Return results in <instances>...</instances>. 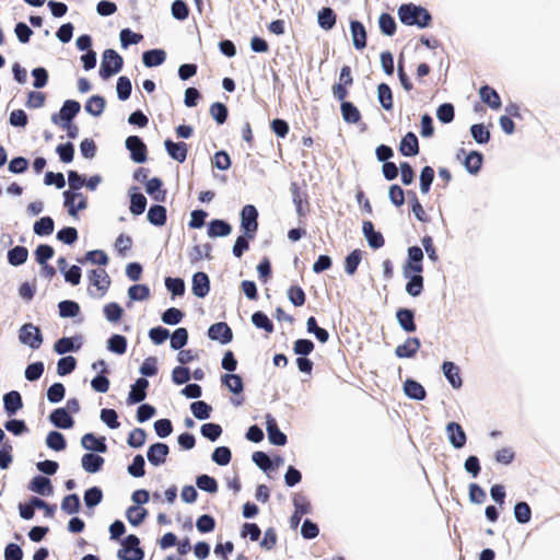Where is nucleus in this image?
Here are the masks:
<instances>
[{
	"instance_id": "obj_8",
	"label": "nucleus",
	"mask_w": 560,
	"mask_h": 560,
	"mask_svg": "<svg viewBox=\"0 0 560 560\" xmlns=\"http://www.w3.org/2000/svg\"><path fill=\"white\" fill-rule=\"evenodd\" d=\"M208 337L211 340L226 345L232 341L233 332L228 324L220 322L211 325L208 329Z\"/></svg>"
},
{
	"instance_id": "obj_48",
	"label": "nucleus",
	"mask_w": 560,
	"mask_h": 560,
	"mask_svg": "<svg viewBox=\"0 0 560 560\" xmlns=\"http://www.w3.org/2000/svg\"><path fill=\"white\" fill-rule=\"evenodd\" d=\"M532 511L527 503L520 502L514 506V516L521 524H526L530 521Z\"/></svg>"
},
{
	"instance_id": "obj_11",
	"label": "nucleus",
	"mask_w": 560,
	"mask_h": 560,
	"mask_svg": "<svg viewBox=\"0 0 560 560\" xmlns=\"http://www.w3.org/2000/svg\"><path fill=\"white\" fill-rule=\"evenodd\" d=\"M446 434L448 442L455 448H462L466 444V433L463 428L456 422H450L446 425Z\"/></svg>"
},
{
	"instance_id": "obj_7",
	"label": "nucleus",
	"mask_w": 560,
	"mask_h": 560,
	"mask_svg": "<svg viewBox=\"0 0 560 560\" xmlns=\"http://www.w3.org/2000/svg\"><path fill=\"white\" fill-rule=\"evenodd\" d=\"M65 206L71 217L77 218L78 212L88 208V199L79 191L66 190L63 192Z\"/></svg>"
},
{
	"instance_id": "obj_10",
	"label": "nucleus",
	"mask_w": 560,
	"mask_h": 560,
	"mask_svg": "<svg viewBox=\"0 0 560 560\" xmlns=\"http://www.w3.org/2000/svg\"><path fill=\"white\" fill-rule=\"evenodd\" d=\"M126 147L131 153V159L136 163H143L147 160V148L140 138L130 136L126 140Z\"/></svg>"
},
{
	"instance_id": "obj_22",
	"label": "nucleus",
	"mask_w": 560,
	"mask_h": 560,
	"mask_svg": "<svg viewBox=\"0 0 560 560\" xmlns=\"http://www.w3.org/2000/svg\"><path fill=\"white\" fill-rule=\"evenodd\" d=\"M30 490L45 497H49L54 493L50 480L42 476L32 479Z\"/></svg>"
},
{
	"instance_id": "obj_56",
	"label": "nucleus",
	"mask_w": 560,
	"mask_h": 560,
	"mask_svg": "<svg viewBox=\"0 0 560 560\" xmlns=\"http://www.w3.org/2000/svg\"><path fill=\"white\" fill-rule=\"evenodd\" d=\"M361 261V252L359 249H354L351 252L345 261V270L348 275H353Z\"/></svg>"
},
{
	"instance_id": "obj_43",
	"label": "nucleus",
	"mask_w": 560,
	"mask_h": 560,
	"mask_svg": "<svg viewBox=\"0 0 560 560\" xmlns=\"http://www.w3.org/2000/svg\"><path fill=\"white\" fill-rule=\"evenodd\" d=\"M46 445L54 451H62L66 448L65 436L57 431H51L46 438Z\"/></svg>"
},
{
	"instance_id": "obj_5",
	"label": "nucleus",
	"mask_w": 560,
	"mask_h": 560,
	"mask_svg": "<svg viewBox=\"0 0 560 560\" xmlns=\"http://www.w3.org/2000/svg\"><path fill=\"white\" fill-rule=\"evenodd\" d=\"M19 340L32 349H38L43 343V336L38 327L28 323L20 328Z\"/></svg>"
},
{
	"instance_id": "obj_46",
	"label": "nucleus",
	"mask_w": 560,
	"mask_h": 560,
	"mask_svg": "<svg viewBox=\"0 0 560 560\" xmlns=\"http://www.w3.org/2000/svg\"><path fill=\"white\" fill-rule=\"evenodd\" d=\"M34 232L37 235H50L54 232V221L49 217H44L35 222Z\"/></svg>"
},
{
	"instance_id": "obj_32",
	"label": "nucleus",
	"mask_w": 560,
	"mask_h": 560,
	"mask_svg": "<svg viewBox=\"0 0 560 560\" xmlns=\"http://www.w3.org/2000/svg\"><path fill=\"white\" fill-rule=\"evenodd\" d=\"M340 109L343 120L348 124H357L361 118L359 109L350 102H342Z\"/></svg>"
},
{
	"instance_id": "obj_41",
	"label": "nucleus",
	"mask_w": 560,
	"mask_h": 560,
	"mask_svg": "<svg viewBox=\"0 0 560 560\" xmlns=\"http://www.w3.org/2000/svg\"><path fill=\"white\" fill-rule=\"evenodd\" d=\"M409 281L406 284V292L411 296H419L423 290V278L421 275H413L408 278Z\"/></svg>"
},
{
	"instance_id": "obj_47",
	"label": "nucleus",
	"mask_w": 560,
	"mask_h": 560,
	"mask_svg": "<svg viewBox=\"0 0 560 560\" xmlns=\"http://www.w3.org/2000/svg\"><path fill=\"white\" fill-rule=\"evenodd\" d=\"M190 410L197 419L205 420L210 417L212 408L205 401L199 400L190 405Z\"/></svg>"
},
{
	"instance_id": "obj_55",
	"label": "nucleus",
	"mask_w": 560,
	"mask_h": 560,
	"mask_svg": "<svg viewBox=\"0 0 560 560\" xmlns=\"http://www.w3.org/2000/svg\"><path fill=\"white\" fill-rule=\"evenodd\" d=\"M380 28L383 34L390 36L395 33L396 23L395 20L387 13L381 14L378 19Z\"/></svg>"
},
{
	"instance_id": "obj_62",
	"label": "nucleus",
	"mask_w": 560,
	"mask_h": 560,
	"mask_svg": "<svg viewBox=\"0 0 560 560\" xmlns=\"http://www.w3.org/2000/svg\"><path fill=\"white\" fill-rule=\"evenodd\" d=\"M184 317V314L180 310L171 307L166 310L162 315V322L166 325H176Z\"/></svg>"
},
{
	"instance_id": "obj_45",
	"label": "nucleus",
	"mask_w": 560,
	"mask_h": 560,
	"mask_svg": "<svg viewBox=\"0 0 560 560\" xmlns=\"http://www.w3.org/2000/svg\"><path fill=\"white\" fill-rule=\"evenodd\" d=\"M143 36L139 33H135L129 28L121 30L119 34L120 44L124 48L129 45H136L142 40Z\"/></svg>"
},
{
	"instance_id": "obj_24",
	"label": "nucleus",
	"mask_w": 560,
	"mask_h": 560,
	"mask_svg": "<svg viewBox=\"0 0 560 560\" xmlns=\"http://www.w3.org/2000/svg\"><path fill=\"white\" fill-rule=\"evenodd\" d=\"M50 421L54 425L60 429H70L73 425V420L68 413V411L63 408H58L54 410L49 417Z\"/></svg>"
},
{
	"instance_id": "obj_35",
	"label": "nucleus",
	"mask_w": 560,
	"mask_h": 560,
	"mask_svg": "<svg viewBox=\"0 0 560 560\" xmlns=\"http://www.w3.org/2000/svg\"><path fill=\"white\" fill-rule=\"evenodd\" d=\"M377 98L384 109L389 110L393 108V94L387 84L382 83L378 85Z\"/></svg>"
},
{
	"instance_id": "obj_60",
	"label": "nucleus",
	"mask_w": 560,
	"mask_h": 560,
	"mask_svg": "<svg viewBox=\"0 0 560 560\" xmlns=\"http://www.w3.org/2000/svg\"><path fill=\"white\" fill-rule=\"evenodd\" d=\"M80 509V500L77 494L67 495L61 502V510L68 514H74Z\"/></svg>"
},
{
	"instance_id": "obj_33",
	"label": "nucleus",
	"mask_w": 560,
	"mask_h": 560,
	"mask_svg": "<svg viewBox=\"0 0 560 560\" xmlns=\"http://www.w3.org/2000/svg\"><path fill=\"white\" fill-rule=\"evenodd\" d=\"M318 24L322 28L331 30L336 23V15L329 8H323L317 14Z\"/></svg>"
},
{
	"instance_id": "obj_40",
	"label": "nucleus",
	"mask_w": 560,
	"mask_h": 560,
	"mask_svg": "<svg viewBox=\"0 0 560 560\" xmlns=\"http://www.w3.org/2000/svg\"><path fill=\"white\" fill-rule=\"evenodd\" d=\"M104 107V98L97 95L90 97L85 104V110L92 116H100L103 113Z\"/></svg>"
},
{
	"instance_id": "obj_19",
	"label": "nucleus",
	"mask_w": 560,
	"mask_h": 560,
	"mask_svg": "<svg viewBox=\"0 0 560 560\" xmlns=\"http://www.w3.org/2000/svg\"><path fill=\"white\" fill-rule=\"evenodd\" d=\"M350 31L353 46L357 49H363L366 45V32L364 26L360 22L353 21L350 24Z\"/></svg>"
},
{
	"instance_id": "obj_57",
	"label": "nucleus",
	"mask_w": 560,
	"mask_h": 560,
	"mask_svg": "<svg viewBox=\"0 0 560 560\" xmlns=\"http://www.w3.org/2000/svg\"><path fill=\"white\" fill-rule=\"evenodd\" d=\"M122 308L117 303H108L104 306V315L110 323L118 322L122 316Z\"/></svg>"
},
{
	"instance_id": "obj_17",
	"label": "nucleus",
	"mask_w": 560,
	"mask_h": 560,
	"mask_svg": "<svg viewBox=\"0 0 560 560\" xmlns=\"http://www.w3.org/2000/svg\"><path fill=\"white\" fill-rule=\"evenodd\" d=\"M363 234L372 248H380L384 244L383 235L374 230L373 223L364 221L362 226Z\"/></svg>"
},
{
	"instance_id": "obj_51",
	"label": "nucleus",
	"mask_w": 560,
	"mask_h": 560,
	"mask_svg": "<svg viewBox=\"0 0 560 560\" xmlns=\"http://www.w3.org/2000/svg\"><path fill=\"white\" fill-rule=\"evenodd\" d=\"M471 137L477 143H487L490 139L489 130L481 124L472 125L470 128Z\"/></svg>"
},
{
	"instance_id": "obj_18",
	"label": "nucleus",
	"mask_w": 560,
	"mask_h": 560,
	"mask_svg": "<svg viewBox=\"0 0 560 560\" xmlns=\"http://www.w3.org/2000/svg\"><path fill=\"white\" fill-rule=\"evenodd\" d=\"M165 149L167 153L174 159L175 161L183 163L187 158V144L184 142H173L171 140L164 141Z\"/></svg>"
},
{
	"instance_id": "obj_6",
	"label": "nucleus",
	"mask_w": 560,
	"mask_h": 560,
	"mask_svg": "<svg viewBox=\"0 0 560 560\" xmlns=\"http://www.w3.org/2000/svg\"><path fill=\"white\" fill-rule=\"evenodd\" d=\"M121 560H141L143 552L139 548V539L135 535H129L122 542V547L118 551Z\"/></svg>"
},
{
	"instance_id": "obj_61",
	"label": "nucleus",
	"mask_w": 560,
	"mask_h": 560,
	"mask_svg": "<svg viewBox=\"0 0 560 560\" xmlns=\"http://www.w3.org/2000/svg\"><path fill=\"white\" fill-rule=\"evenodd\" d=\"M252 322L257 328H261L267 332H271L273 330L271 320L262 312L254 313L252 316Z\"/></svg>"
},
{
	"instance_id": "obj_26",
	"label": "nucleus",
	"mask_w": 560,
	"mask_h": 560,
	"mask_svg": "<svg viewBox=\"0 0 560 560\" xmlns=\"http://www.w3.org/2000/svg\"><path fill=\"white\" fill-rule=\"evenodd\" d=\"M3 405L9 416L16 413L23 406L21 395L15 390L5 394L3 396Z\"/></svg>"
},
{
	"instance_id": "obj_58",
	"label": "nucleus",
	"mask_w": 560,
	"mask_h": 560,
	"mask_svg": "<svg viewBox=\"0 0 560 560\" xmlns=\"http://www.w3.org/2000/svg\"><path fill=\"white\" fill-rule=\"evenodd\" d=\"M80 306L72 301H62L59 303V313L61 317H74L79 314Z\"/></svg>"
},
{
	"instance_id": "obj_9",
	"label": "nucleus",
	"mask_w": 560,
	"mask_h": 560,
	"mask_svg": "<svg viewBox=\"0 0 560 560\" xmlns=\"http://www.w3.org/2000/svg\"><path fill=\"white\" fill-rule=\"evenodd\" d=\"M80 104L75 101H66L58 115H52L51 120L54 124H69L72 118L79 113Z\"/></svg>"
},
{
	"instance_id": "obj_37",
	"label": "nucleus",
	"mask_w": 560,
	"mask_h": 560,
	"mask_svg": "<svg viewBox=\"0 0 560 560\" xmlns=\"http://www.w3.org/2000/svg\"><path fill=\"white\" fill-rule=\"evenodd\" d=\"M148 220L150 223L161 226L166 221V210L163 206H153L148 211Z\"/></svg>"
},
{
	"instance_id": "obj_1",
	"label": "nucleus",
	"mask_w": 560,
	"mask_h": 560,
	"mask_svg": "<svg viewBox=\"0 0 560 560\" xmlns=\"http://www.w3.org/2000/svg\"><path fill=\"white\" fill-rule=\"evenodd\" d=\"M400 21L406 25H417L418 27H425L429 25L431 15L422 8L412 3L402 4L398 10Z\"/></svg>"
},
{
	"instance_id": "obj_30",
	"label": "nucleus",
	"mask_w": 560,
	"mask_h": 560,
	"mask_svg": "<svg viewBox=\"0 0 560 560\" xmlns=\"http://www.w3.org/2000/svg\"><path fill=\"white\" fill-rule=\"evenodd\" d=\"M166 52L163 49L148 50L142 56V61L145 67H156L164 62Z\"/></svg>"
},
{
	"instance_id": "obj_38",
	"label": "nucleus",
	"mask_w": 560,
	"mask_h": 560,
	"mask_svg": "<svg viewBox=\"0 0 560 560\" xmlns=\"http://www.w3.org/2000/svg\"><path fill=\"white\" fill-rule=\"evenodd\" d=\"M107 349L116 354H124L127 349V339L121 335H113L108 339Z\"/></svg>"
},
{
	"instance_id": "obj_50",
	"label": "nucleus",
	"mask_w": 560,
	"mask_h": 560,
	"mask_svg": "<svg viewBox=\"0 0 560 560\" xmlns=\"http://www.w3.org/2000/svg\"><path fill=\"white\" fill-rule=\"evenodd\" d=\"M80 348V343L74 345V340L72 338H61L54 345V350L58 354H63L70 351H75Z\"/></svg>"
},
{
	"instance_id": "obj_25",
	"label": "nucleus",
	"mask_w": 560,
	"mask_h": 560,
	"mask_svg": "<svg viewBox=\"0 0 560 560\" xmlns=\"http://www.w3.org/2000/svg\"><path fill=\"white\" fill-rule=\"evenodd\" d=\"M420 348V341L418 338H408L402 345H399L395 354L398 358H411Z\"/></svg>"
},
{
	"instance_id": "obj_20",
	"label": "nucleus",
	"mask_w": 560,
	"mask_h": 560,
	"mask_svg": "<svg viewBox=\"0 0 560 560\" xmlns=\"http://www.w3.org/2000/svg\"><path fill=\"white\" fill-rule=\"evenodd\" d=\"M104 464V458L100 455L88 453L82 456V468L90 474H95L101 470Z\"/></svg>"
},
{
	"instance_id": "obj_52",
	"label": "nucleus",
	"mask_w": 560,
	"mask_h": 560,
	"mask_svg": "<svg viewBox=\"0 0 560 560\" xmlns=\"http://www.w3.org/2000/svg\"><path fill=\"white\" fill-rule=\"evenodd\" d=\"M147 511L138 505L130 506L127 510L126 516L130 524L137 526L144 520Z\"/></svg>"
},
{
	"instance_id": "obj_59",
	"label": "nucleus",
	"mask_w": 560,
	"mask_h": 560,
	"mask_svg": "<svg viewBox=\"0 0 560 560\" xmlns=\"http://www.w3.org/2000/svg\"><path fill=\"white\" fill-rule=\"evenodd\" d=\"M434 178V171L430 166H424L420 174V190L427 194Z\"/></svg>"
},
{
	"instance_id": "obj_21",
	"label": "nucleus",
	"mask_w": 560,
	"mask_h": 560,
	"mask_svg": "<svg viewBox=\"0 0 560 560\" xmlns=\"http://www.w3.org/2000/svg\"><path fill=\"white\" fill-rule=\"evenodd\" d=\"M479 96L491 109H499L501 107V98L492 88L488 85L481 86L479 90Z\"/></svg>"
},
{
	"instance_id": "obj_14",
	"label": "nucleus",
	"mask_w": 560,
	"mask_h": 560,
	"mask_svg": "<svg viewBox=\"0 0 560 560\" xmlns=\"http://www.w3.org/2000/svg\"><path fill=\"white\" fill-rule=\"evenodd\" d=\"M210 290L209 278L205 272H197L192 277L191 291L197 298H205Z\"/></svg>"
},
{
	"instance_id": "obj_16",
	"label": "nucleus",
	"mask_w": 560,
	"mask_h": 560,
	"mask_svg": "<svg viewBox=\"0 0 560 560\" xmlns=\"http://www.w3.org/2000/svg\"><path fill=\"white\" fill-rule=\"evenodd\" d=\"M81 445L88 451H96L100 453H105L107 451L105 439L96 438L93 433L84 434L81 439Z\"/></svg>"
},
{
	"instance_id": "obj_12",
	"label": "nucleus",
	"mask_w": 560,
	"mask_h": 560,
	"mask_svg": "<svg viewBox=\"0 0 560 560\" xmlns=\"http://www.w3.org/2000/svg\"><path fill=\"white\" fill-rule=\"evenodd\" d=\"M266 430L271 444L282 446L287 443V436L282 433L276 420L271 416L266 417Z\"/></svg>"
},
{
	"instance_id": "obj_3",
	"label": "nucleus",
	"mask_w": 560,
	"mask_h": 560,
	"mask_svg": "<svg viewBox=\"0 0 560 560\" xmlns=\"http://www.w3.org/2000/svg\"><path fill=\"white\" fill-rule=\"evenodd\" d=\"M89 280L92 287L89 292L93 298H102L110 285V279L104 269H94L89 273Z\"/></svg>"
},
{
	"instance_id": "obj_31",
	"label": "nucleus",
	"mask_w": 560,
	"mask_h": 560,
	"mask_svg": "<svg viewBox=\"0 0 560 560\" xmlns=\"http://www.w3.org/2000/svg\"><path fill=\"white\" fill-rule=\"evenodd\" d=\"M231 225L223 220H212L209 223L208 228V236L209 237H219L226 236L231 233Z\"/></svg>"
},
{
	"instance_id": "obj_49",
	"label": "nucleus",
	"mask_w": 560,
	"mask_h": 560,
	"mask_svg": "<svg viewBox=\"0 0 560 560\" xmlns=\"http://www.w3.org/2000/svg\"><path fill=\"white\" fill-rule=\"evenodd\" d=\"M147 206V199L142 194H131L130 197V212L132 214L139 215L143 213Z\"/></svg>"
},
{
	"instance_id": "obj_2",
	"label": "nucleus",
	"mask_w": 560,
	"mask_h": 560,
	"mask_svg": "<svg viewBox=\"0 0 560 560\" xmlns=\"http://www.w3.org/2000/svg\"><path fill=\"white\" fill-rule=\"evenodd\" d=\"M122 58L113 49H106L103 52L100 75L107 79L120 71Z\"/></svg>"
},
{
	"instance_id": "obj_39",
	"label": "nucleus",
	"mask_w": 560,
	"mask_h": 560,
	"mask_svg": "<svg viewBox=\"0 0 560 560\" xmlns=\"http://www.w3.org/2000/svg\"><path fill=\"white\" fill-rule=\"evenodd\" d=\"M162 182L154 177L147 182L145 191L151 195L155 200L162 201L165 198V192L161 190Z\"/></svg>"
},
{
	"instance_id": "obj_29",
	"label": "nucleus",
	"mask_w": 560,
	"mask_h": 560,
	"mask_svg": "<svg viewBox=\"0 0 560 560\" xmlns=\"http://www.w3.org/2000/svg\"><path fill=\"white\" fill-rule=\"evenodd\" d=\"M443 373L454 388L462 386L459 369L453 362H444L442 365Z\"/></svg>"
},
{
	"instance_id": "obj_44",
	"label": "nucleus",
	"mask_w": 560,
	"mask_h": 560,
	"mask_svg": "<svg viewBox=\"0 0 560 560\" xmlns=\"http://www.w3.org/2000/svg\"><path fill=\"white\" fill-rule=\"evenodd\" d=\"M481 163L482 155L477 151H471L466 156L464 165L469 173L476 174L480 170Z\"/></svg>"
},
{
	"instance_id": "obj_42",
	"label": "nucleus",
	"mask_w": 560,
	"mask_h": 560,
	"mask_svg": "<svg viewBox=\"0 0 560 560\" xmlns=\"http://www.w3.org/2000/svg\"><path fill=\"white\" fill-rule=\"evenodd\" d=\"M188 341V331L186 328H177L171 336V348L174 350L182 349Z\"/></svg>"
},
{
	"instance_id": "obj_34",
	"label": "nucleus",
	"mask_w": 560,
	"mask_h": 560,
	"mask_svg": "<svg viewBox=\"0 0 560 560\" xmlns=\"http://www.w3.org/2000/svg\"><path fill=\"white\" fill-rule=\"evenodd\" d=\"M28 257V252L23 246H15L8 253L9 262L12 266H20L26 261Z\"/></svg>"
},
{
	"instance_id": "obj_28",
	"label": "nucleus",
	"mask_w": 560,
	"mask_h": 560,
	"mask_svg": "<svg viewBox=\"0 0 560 560\" xmlns=\"http://www.w3.org/2000/svg\"><path fill=\"white\" fill-rule=\"evenodd\" d=\"M396 318L399 326L408 331L412 332L416 330V325L413 322V312L408 308H400L396 313Z\"/></svg>"
},
{
	"instance_id": "obj_64",
	"label": "nucleus",
	"mask_w": 560,
	"mask_h": 560,
	"mask_svg": "<svg viewBox=\"0 0 560 560\" xmlns=\"http://www.w3.org/2000/svg\"><path fill=\"white\" fill-rule=\"evenodd\" d=\"M145 431L143 429L137 428L133 429L128 436V444L131 447L138 448L141 447L145 442Z\"/></svg>"
},
{
	"instance_id": "obj_53",
	"label": "nucleus",
	"mask_w": 560,
	"mask_h": 560,
	"mask_svg": "<svg viewBox=\"0 0 560 560\" xmlns=\"http://www.w3.org/2000/svg\"><path fill=\"white\" fill-rule=\"evenodd\" d=\"M150 290L145 284H136L129 288L128 296L132 301H144L149 298Z\"/></svg>"
},
{
	"instance_id": "obj_4",
	"label": "nucleus",
	"mask_w": 560,
	"mask_h": 560,
	"mask_svg": "<svg viewBox=\"0 0 560 560\" xmlns=\"http://www.w3.org/2000/svg\"><path fill=\"white\" fill-rule=\"evenodd\" d=\"M258 212L253 205H246L241 212V226L247 238H254L258 229Z\"/></svg>"
},
{
	"instance_id": "obj_27",
	"label": "nucleus",
	"mask_w": 560,
	"mask_h": 560,
	"mask_svg": "<svg viewBox=\"0 0 560 560\" xmlns=\"http://www.w3.org/2000/svg\"><path fill=\"white\" fill-rule=\"evenodd\" d=\"M404 393L407 397L416 400H422L425 397L423 386L413 380H407L404 383Z\"/></svg>"
},
{
	"instance_id": "obj_36",
	"label": "nucleus",
	"mask_w": 560,
	"mask_h": 560,
	"mask_svg": "<svg viewBox=\"0 0 560 560\" xmlns=\"http://www.w3.org/2000/svg\"><path fill=\"white\" fill-rule=\"evenodd\" d=\"M222 383L228 389L234 394H241L243 392V381L236 374H225L221 377Z\"/></svg>"
},
{
	"instance_id": "obj_23",
	"label": "nucleus",
	"mask_w": 560,
	"mask_h": 560,
	"mask_svg": "<svg viewBox=\"0 0 560 560\" xmlns=\"http://www.w3.org/2000/svg\"><path fill=\"white\" fill-rule=\"evenodd\" d=\"M399 150L405 156H413L419 152L418 139L415 133L408 132L401 140Z\"/></svg>"
},
{
	"instance_id": "obj_54",
	"label": "nucleus",
	"mask_w": 560,
	"mask_h": 560,
	"mask_svg": "<svg viewBox=\"0 0 560 560\" xmlns=\"http://www.w3.org/2000/svg\"><path fill=\"white\" fill-rule=\"evenodd\" d=\"M77 365V361L73 357H63L57 363V373L61 376L70 374Z\"/></svg>"
},
{
	"instance_id": "obj_63",
	"label": "nucleus",
	"mask_w": 560,
	"mask_h": 560,
	"mask_svg": "<svg viewBox=\"0 0 560 560\" xmlns=\"http://www.w3.org/2000/svg\"><path fill=\"white\" fill-rule=\"evenodd\" d=\"M103 494L100 488L93 487L85 491L84 503L89 508L97 505L102 501Z\"/></svg>"
},
{
	"instance_id": "obj_15",
	"label": "nucleus",
	"mask_w": 560,
	"mask_h": 560,
	"mask_svg": "<svg viewBox=\"0 0 560 560\" xmlns=\"http://www.w3.org/2000/svg\"><path fill=\"white\" fill-rule=\"evenodd\" d=\"M148 386L149 382L145 378H138L130 388L128 404L133 405L142 401L145 398V390Z\"/></svg>"
},
{
	"instance_id": "obj_13",
	"label": "nucleus",
	"mask_w": 560,
	"mask_h": 560,
	"mask_svg": "<svg viewBox=\"0 0 560 560\" xmlns=\"http://www.w3.org/2000/svg\"><path fill=\"white\" fill-rule=\"evenodd\" d=\"M168 454V446L164 443H155L148 450L147 457L153 466H160L165 463Z\"/></svg>"
}]
</instances>
